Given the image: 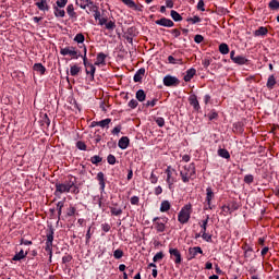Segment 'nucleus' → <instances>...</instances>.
I'll list each match as a JSON object with an SVG mask.
<instances>
[{
    "instance_id": "nucleus-40",
    "label": "nucleus",
    "mask_w": 279,
    "mask_h": 279,
    "mask_svg": "<svg viewBox=\"0 0 279 279\" xmlns=\"http://www.w3.org/2000/svg\"><path fill=\"white\" fill-rule=\"evenodd\" d=\"M101 160H104V159L98 155H95L90 158L92 165H99V162H101Z\"/></svg>"
},
{
    "instance_id": "nucleus-50",
    "label": "nucleus",
    "mask_w": 279,
    "mask_h": 279,
    "mask_svg": "<svg viewBox=\"0 0 279 279\" xmlns=\"http://www.w3.org/2000/svg\"><path fill=\"white\" fill-rule=\"evenodd\" d=\"M190 23H192L193 25H195V23H202V19L197 15L189 19Z\"/></svg>"
},
{
    "instance_id": "nucleus-52",
    "label": "nucleus",
    "mask_w": 279,
    "mask_h": 279,
    "mask_svg": "<svg viewBox=\"0 0 279 279\" xmlns=\"http://www.w3.org/2000/svg\"><path fill=\"white\" fill-rule=\"evenodd\" d=\"M149 180H150L151 184H157L158 183V177L154 172L150 173Z\"/></svg>"
},
{
    "instance_id": "nucleus-49",
    "label": "nucleus",
    "mask_w": 279,
    "mask_h": 279,
    "mask_svg": "<svg viewBox=\"0 0 279 279\" xmlns=\"http://www.w3.org/2000/svg\"><path fill=\"white\" fill-rule=\"evenodd\" d=\"M155 121L159 128H165V118L159 117V118H156Z\"/></svg>"
},
{
    "instance_id": "nucleus-47",
    "label": "nucleus",
    "mask_w": 279,
    "mask_h": 279,
    "mask_svg": "<svg viewBox=\"0 0 279 279\" xmlns=\"http://www.w3.org/2000/svg\"><path fill=\"white\" fill-rule=\"evenodd\" d=\"M201 233H202V239H204V241L209 242V241L213 240V235L206 233V231H203V232H201Z\"/></svg>"
},
{
    "instance_id": "nucleus-19",
    "label": "nucleus",
    "mask_w": 279,
    "mask_h": 279,
    "mask_svg": "<svg viewBox=\"0 0 279 279\" xmlns=\"http://www.w3.org/2000/svg\"><path fill=\"white\" fill-rule=\"evenodd\" d=\"M53 12H54V16H57L58 19H64V16H66V12L62 9L57 7H53Z\"/></svg>"
},
{
    "instance_id": "nucleus-41",
    "label": "nucleus",
    "mask_w": 279,
    "mask_h": 279,
    "mask_svg": "<svg viewBox=\"0 0 279 279\" xmlns=\"http://www.w3.org/2000/svg\"><path fill=\"white\" fill-rule=\"evenodd\" d=\"M209 219H210V217L207 216L206 219L202 221V225H201L202 230H201V232H206V228L208 226V220Z\"/></svg>"
},
{
    "instance_id": "nucleus-32",
    "label": "nucleus",
    "mask_w": 279,
    "mask_h": 279,
    "mask_svg": "<svg viewBox=\"0 0 279 279\" xmlns=\"http://www.w3.org/2000/svg\"><path fill=\"white\" fill-rule=\"evenodd\" d=\"M146 97H147V96L145 95V90L138 89V90L136 92V99H137L138 101H145Z\"/></svg>"
},
{
    "instance_id": "nucleus-17",
    "label": "nucleus",
    "mask_w": 279,
    "mask_h": 279,
    "mask_svg": "<svg viewBox=\"0 0 279 279\" xmlns=\"http://www.w3.org/2000/svg\"><path fill=\"white\" fill-rule=\"evenodd\" d=\"M189 101L190 104L193 106L194 110H199V100H197V96L196 95H191L189 97Z\"/></svg>"
},
{
    "instance_id": "nucleus-11",
    "label": "nucleus",
    "mask_w": 279,
    "mask_h": 279,
    "mask_svg": "<svg viewBox=\"0 0 279 279\" xmlns=\"http://www.w3.org/2000/svg\"><path fill=\"white\" fill-rule=\"evenodd\" d=\"M197 254H204V251H202V247L194 246L189 248L190 260H193V258H195Z\"/></svg>"
},
{
    "instance_id": "nucleus-29",
    "label": "nucleus",
    "mask_w": 279,
    "mask_h": 279,
    "mask_svg": "<svg viewBox=\"0 0 279 279\" xmlns=\"http://www.w3.org/2000/svg\"><path fill=\"white\" fill-rule=\"evenodd\" d=\"M77 209L73 207V205H70V208H68L65 211V217H75Z\"/></svg>"
},
{
    "instance_id": "nucleus-45",
    "label": "nucleus",
    "mask_w": 279,
    "mask_h": 279,
    "mask_svg": "<svg viewBox=\"0 0 279 279\" xmlns=\"http://www.w3.org/2000/svg\"><path fill=\"white\" fill-rule=\"evenodd\" d=\"M107 161L109 165H116L117 163V157H114V155H109L107 157Z\"/></svg>"
},
{
    "instance_id": "nucleus-13",
    "label": "nucleus",
    "mask_w": 279,
    "mask_h": 279,
    "mask_svg": "<svg viewBox=\"0 0 279 279\" xmlns=\"http://www.w3.org/2000/svg\"><path fill=\"white\" fill-rule=\"evenodd\" d=\"M35 5L40 10L41 12H48L49 4H47V0H34Z\"/></svg>"
},
{
    "instance_id": "nucleus-22",
    "label": "nucleus",
    "mask_w": 279,
    "mask_h": 279,
    "mask_svg": "<svg viewBox=\"0 0 279 279\" xmlns=\"http://www.w3.org/2000/svg\"><path fill=\"white\" fill-rule=\"evenodd\" d=\"M112 120L110 118H107L105 120L94 122V125H98V128H108Z\"/></svg>"
},
{
    "instance_id": "nucleus-53",
    "label": "nucleus",
    "mask_w": 279,
    "mask_h": 279,
    "mask_svg": "<svg viewBox=\"0 0 279 279\" xmlns=\"http://www.w3.org/2000/svg\"><path fill=\"white\" fill-rule=\"evenodd\" d=\"M76 146L77 149H81V151H86V144L84 142H77Z\"/></svg>"
},
{
    "instance_id": "nucleus-48",
    "label": "nucleus",
    "mask_w": 279,
    "mask_h": 279,
    "mask_svg": "<svg viewBox=\"0 0 279 279\" xmlns=\"http://www.w3.org/2000/svg\"><path fill=\"white\" fill-rule=\"evenodd\" d=\"M106 29H114V27H117V24L113 21H109L107 22V24H105Z\"/></svg>"
},
{
    "instance_id": "nucleus-28",
    "label": "nucleus",
    "mask_w": 279,
    "mask_h": 279,
    "mask_svg": "<svg viewBox=\"0 0 279 279\" xmlns=\"http://www.w3.org/2000/svg\"><path fill=\"white\" fill-rule=\"evenodd\" d=\"M218 156H220V158H225L226 160H229L230 153L226 148H220L218 149Z\"/></svg>"
},
{
    "instance_id": "nucleus-62",
    "label": "nucleus",
    "mask_w": 279,
    "mask_h": 279,
    "mask_svg": "<svg viewBox=\"0 0 279 279\" xmlns=\"http://www.w3.org/2000/svg\"><path fill=\"white\" fill-rule=\"evenodd\" d=\"M107 23H108V19H106V17H100L98 20V25H106Z\"/></svg>"
},
{
    "instance_id": "nucleus-6",
    "label": "nucleus",
    "mask_w": 279,
    "mask_h": 279,
    "mask_svg": "<svg viewBox=\"0 0 279 279\" xmlns=\"http://www.w3.org/2000/svg\"><path fill=\"white\" fill-rule=\"evenodd\" d=\"M154 223H155V230H157V232H165L166 230V223L167 221H169L168 218H159L156 217L153 219Z\"/></svg>"
},
{
    "instance_id": "nucleus-16",
    "label": "nucleus",
    "mask_w": 279,
    "mask_h": 279,
    "mask_svg": "<svg viewBox=\"0 0 279 279\" xmlns=\"http://www.w3.org/2000/svg\"><path fill=\"white\" fill-rule=\"evenodd\" d=\"M118 146L120 149H125L126 147H130V138L128 136H123L119 140Z\"/></svg>"
},
{
    "instance_id": "nucleus-56",
    "label": "nucleus",
    "mask_w": 279,
    "mask_h": 279,
    "mask_svg": "<svg viewBox=\"0 0 279 279\" xmlns=\"http://www.w3.org/2000/svg\"><path fill=\"white\" fill-rule=\"evenodd\" d=\"M204 0H199L197 3V10H201V12H206V9L204 8Z\"/></svg>"
},
{
    "instance_id": "nucleus-63",
    "label": "nucleus",
    "mask_w": 279,
    "mask_h": 279,
    "mask_svg": "<svg viewBox=\"0 0 279 279\" xmlns=\"http://www.w3.org/2000/svg\"><path fill=\"white\" fill-rule=\"evenodd\" d=\"M121 132V125H118L116 126L113 130H112V134H119Z\"/></svg>"
},
{
    "instance_id": "nucleus-26",
    "label": "nucleus",
    "mask_w": 279,
    "mask_h": 279,
    "mask_svg": "<svg viewBox=\"0 0 279 279\" xmlns=\"http://www.w3.org/2000/svg\"><path fill=\"white\" fill-rule=\"evenodd\" d=\"M27 257V252L21 250L17 254H15L12 260H23V258Z\"/></svg>"
},
{
    "instance_id": "nucleus-7",
    "label": "nucleus",
    "mask_w": 279,
    "mask_h": 279,
    "mask_svg": "<svg viewBox=\"0 0 279 279\" xmlns=\"http://www.w3.org/2000/svg\"><path fill=\"white\" fill-rule=\"evenodd\" d=\"M230 58L232 62H234V64L243 65V64H247L248 62L247 58H245L244 56H235L234 50L230 52Z\"/></svg>"
},
{
    "instance_id": "nucleus-18",
    "label": "nucleus",
    "mask_w": 279,
    "mask_h": 279,
    "mask_svg": "<svg viewBox=\"0 0 279 279\" xmlns=\"http://www.w3.org/2000/svg\"><path fill=\"white\" fill-rule=\"evenodd\" d=\"M195 73H197V70L190 69L186 71V74L184 75V82H191L193 77H195Z\"/></svg>"
},
{
    "instance_id": "nucleus-37",
    "label": "nucleus",
    "mask_w": 279,
    "mask_h": 279,
    "mask_svg": "<svg viewBox=\"0 0 279 279\" xmlns=\"http://www.w3.org/2000/svg\"><path fill=\"white\" fill-rule=\"evenodd\" d=\"M267 27H259L257 31H255V36H267Z\"/></svg>"
},
{
    "instance_id": "nucleus-34",
    "label": "nucleus",
    "mask_w": 279,
    "mask_h": 279,
    "mask_svg": "<svg viewBox=\"0 0 279 279\" xmlns=\"http://www.w3.org/2000/svg\"><path fill=\"white\" fill-rule=\"evenodd\" d=\"M95 71H96L95 65H93V63H89L88 66L86 68L87 75L89 74L92 77H95Z\"/></svg>"
},
{
    "instance_id": "nucleus-27",
    "label": "nucleus",
    "mask_w": 279,
    "mask_h": 279,
    "mask_svg": "<svg viewBox=\"0 0 279 279\" xmlns=\"http://www.w3.org/2000/svg\"><path fill=\"white\" fill-rule=\"evenodd\" d=\"M219 51L220 53H222V56H228V53H230V47L228 46V44H220Z\"/></svg>"
},
{
    "instance_id": "nucleus-8",
    "label": "nucleus",
    "mask_w": 279,
    "mask_h": 279,
    "mask_svg": "<svg viewBox=\"0 0 279 279\" xmlns=\"http://www.w3.org/2000/svg\"><path fill=\"white\" fill-rule=\"evenodd\" d=\"M169 254L175 265H180V263H182V254L179 252L178 248H170Z\"/></svg>"
},
{
    "instance_id": "nucleus-31",
    "label": "nucleus",
    "mask_w": 279,
    "mask_h": 279,
    "mask_svg": "<svg viewBox=\"0 0 279 279\" xmlns=\"http://www.w3.org/2000/svg\"><path fill=\"white\" fill-rule=\"evenodd\" d=\"M269 10L278 11L279 10V1L278 0H271L268 3Z\"/></svg>"
},
{
    "instance_id": "nucleus-5",
    "label": "nucleus",
    "mask_w": 279,
    "mask_h": 279,
    "mask_svg": "<svg viewBox=\"0 0 279 279\" xmlns=\"http://www.w3.org/2000/svg\"><path fill=\"white\" fill-rule=\"evenodd\" d=\"M60 53L61 56H71L74 60L80 58V52L73 46L61 48Z\"/></svg>"
},
{
    "instance_id": "nucleus-46",
    "label": "nucleus",
    "mask_w": 279,
    "mask_h": 279,
    "mask_svg": "<svg viewBox=\"0 0 279 279\" xmlns=\"http://www.w3.org/2000/svg\"><path fill=\"white\" fill-rule=\"evenodd\" d=\"M244 182H245L246 184H252V182H254V175H252V174H246V175L244 177Z\"/></svg>"
},
{
    "instance_id": "nucleus-61",
    "label": "nucleus",
    "mask_w": 279,
    "mask_h": 279,
    "mask_svg": "<svg viewBox=\"0 0 279 279\" xmlns=\"http://www.w3.org/2000/svg\"><path fill=\"white\" fill-rule=\"evenodd\" d=\"M157 101H158L157 99L148 100V101L146 102V106H147V107H150V108H154V106H156Z\"/></svg>"
},
{
    "instance_id": "nucleus-25",
    "label": "nucleus",
    "mask_w": 279,
    "mask_h": 279,
    "mask_svg": "<svg viewBox=\"0 0 279 279\" xmlns=\"http://www.w3.org/2000/svg\"><path fill=\"white\" fill-rule=\"evenodd\" d=\"M168 210H171V203L169 201L161 202L160 213H168Z\"/></svg>"
},
{
    "instance_id": "nucleus-23",
    "label": "nucleus",
    "mask_w": 279,
    "mask_h": 279,
    "mask_svg": "<svg viewBox=\"0 0 279 279\" xmlns=\"http://www.w3.org/2000/svg\"><path fill=\"white\" fill-rule=\"evenodd\" d=\"M97 180L99 182L101 191H104V189H106V179H105L104 172L97 173Z\"/></svg>"
},
{
    "instance_id": "nucleus-35",
    "label": "nucleus",
    "mask_w": 279,
    "mask_h": 279,
    "mask_svg": "<svg viewBox=\"0 0 279 279\" xmlns=\"http://www.w3.org/2000/svg\"><path fill=\"white\" fill-rule=\"evenodd\" d=\"M76 5H80L82 10H86L88 8V0H75Z\"/></svg>"
},
{
    "instance_id": "nucleus-1",
    "label": "nucleus",
    "mask_w": 279,
    "mask_h": 279,
    "mask_svg": "<svg viewBox=\"0 0 279 279\" xmlns=\"http://www.w3.org/2000/svg\"><path fill=\"white\" fill-rule=\"evenodd\" d=\"M182 182L187 183L195 178V163H189L179 168Z\"/></svg>"
},
{
    "instance_id": "nucleus-33",
    "label": "nucleus",
    "mask_w": 279,
    "mask_h": 279,
    "mask_svg": "<svg viewBox=\"0 0 279 279\" xmlns=\"http://www.w3.org/2000/svg\"><path fill=\"white\" fill-rule=\"evenodd\" d=\"M80 71H82V69L77 65H71L70 68V74L72 75V77H75V75H78Z\"/></svg>"
},
{
    "instance_id": "nucleus-43",
    "label": "nucleus",
    "mask_w": 279,
    "mask_h": 279,
    "mask_svg": "<svg viewBox=\"0 0 279 279\" xmlns=\"http://www.w3.org/2000/svg\"><path fill=\"white\" fill-rule=\"evenodd\" d=\"M162 258H165V254L162 252H159L154 256L153 260L154 263H158V260H162Z\"/></svg>"
},
{
    "instance_id": "nucleus-15",
    "label": "nucleus",
    "mask_w": 279,
    "mask_h": 279,
    "mask_svg": "<svg viewBox=\"0 0 279 279\" xmlns=\"http://www.w3.org/2000/svg\"><path fill=\"white\" fill-rule=\"evenodd\" d=\"M124 5H128V8H131V10H135L137 12H141V7L136 4L134 0H121Z\"/></svg>"
},
{
    "instance_id": "nucleus-3",
    "label": "nucleus",
    "mask_w": 279,
    "mask_h": 279,
    "mask_svg": "<svg viewBox=\"0 0 279 279\" xmlns=\"http://www.w3.org/2000/svg\"><path fill=\"white\" fill-rule=\"evenodd\" d=\"M166 175L167 184L171 191V189H173L174 182H178V171H175V169H173L171 166H168L166 169Z\"/></svg>"
},
{
    "instance_id": "nucleus-58",
    "label": "nucleus",
    "mask_w": 279,
    "mask_h": 279,
    "mask_svg": "<svg viewBox=\"0 0 279 279\" xmlns=\"http://www.w3.org/2000/svg\"><path fill=\"white\" fill-rule=\"evenodd\" d=\"M194 41L197 43L199 45V43H204V36L202 35H196L194 37Z\"/></svg>"
},
{
    "instance_id": "nucleus-14",
    "label": "nucleus",
    "mask_w": 279,
    "mask_h": 279,
    "mask_svg": "<svg viewBox=\"0 0 279 279\" xmlns=\"http://www.w3.org/2000/svg\"><path fill=\"white\" fill-rule=\"evenodd\" d=\"M213 199H215V192H213L211 187H207L206 189V202L210 209L213 208V207H210Z\"/></svg>"
},
{
    "instance_id": "nucleus-55",
    "label": "nucleus",
    "mask_w": 279,
    "mask_h": 279,
    "mask_svg": "<svg viewBox=\"0 0 279 279\" xmlns=\"http://www.w3.org/2000/svg\"><path fill=\"white\" fill-rule=\"evenodd\" d=\"M138 202H141V199L138 198V196H132V197H131V204H132V206H138Z\"/></svg>"
},
{
    "instance_id": "nucleus-38",
    "label": "nucleus",
    "mask_w": 279,
    "mask_h": 279,
    "mask_svg": "<svg viewBox=\"0 0 279 279\" xmlns=\"http://www.w3.org/2000/svg\"><path fill=\"white\" fill-rule=\"evenodd\" d=\"M113 258H116L117 260L123 258V250L118 248L113 252Z\"/></svg>"
},
{
    "instance_id": "nucleus-57",
    "label": "nucleus",
    "mask_w": 279,
    "mask_h": 279,
    "mask_svg": "<svg viewBox=\"0 0 279 279\" xmlns=\"http://www.w3.org/2000/svg\"><path fill=\"white\" fill-rule=\"evenodd\" d=\"M253 251L252 248H246L244 252V258H252Z\"/></svg>"
},
{
    "instance_id": "nucleus-20",
    "label": "nucleus",
    "mask_w": 279,
    "mask_h": 279,
    "mask_svg": "<svg viewBox=\"0 0 279 279\" xmlns=\"http://www.w3.org/2000/svg\"><path fill=\"white\" fill-rule=\"evenodd\" d=\"M66 13L70 19H77V13L75 12V7H73V4L66 7Z\"/></svg>"
},
{
    "instance_id": "nucleus-12",
    "label": "nucleus",
    "mask_w": 279,
    "mask_h": 279,
    "mask_svg": "<svg viewBox=\"0 0 279 279\" xmlns=\"http://www.w3.org/2000/svg\"><path fill=\"white\" fill-rule=\"evenodd\" d=\"M52 250H53V233H50L47 235L46 252H49L51 256V254H53Z\"/></svg>"
},
{
    "instance_id": "nucleus-2",
    "label": "nucleus",
    "mask_w": 279,
    "mask_h": 279,
    "mask_svg": "<svg viewBox=\"0 0 279 279\" xmlns=\"http://www.w3.org/2000/svg\"><path fill=\"white\" fill-rule=\"evenodd\" d=\"M72 189H75V183L73 181L57 183L54 195L56 197H60V195H62L63 193H71Z\"/></svg>"
},
{
    "instance_id": "nucleus-24",
    "label": "nucleus",
    "mask_w": 279,
    "mask_h": 279,
    "mask_svg": "<svg viewBox=\"0 0 279 279\" xmlns=\"http://www.w3.org/2000/svg\"><path fill=\"white\" fill-rule=\"evenodd\" d=\"M34 71H36L37 73H40V75H45V71H47V69L44 66L43 63H35L33 66Z\"/></svg>"
},
{
    "instance_id": "nucleus-44",
    "label": "nucleus",
    "mask_w": 279,
    "mask_h": 279,
    "mask_svg": "<svg viewBox=\"0 0 279 279\" xmlns=\"http://www.w3.org/2000/svg\"><path fill=\"white\" fill-rule=\"evenodd\" d=\"M69 3V0H57L56 5L59 8H66V4Z\"/></svg>"
},
{
    "instance_id": "nucleus-42",
    "label": "nucleus",
    "mask_w": 279,
    "mask_h": 279,
    "mask_svg": "<svg viewBox=\"0 0 279 279\" xmlns=\"http://www.w3.org/2000/svg\"><path fill=\"white\" fill-rule=\"evenodd\" d=\"M74 40H75V43L82 44V43H84L85 37H84V35H83L82 33H78V34H76V36L74 37Z\"/></svg>"
},
{
    "instance_id": "nucleus-60",
    "label": "nucleus",
    "mask_w": 279,
    "mask_h": 279,
    "mask_svg": "<svg viewBox=\"0 0 279 279\" xmlns=\"http://www.w3.org/2000/svg\"><path fill=\"white\" fill-rule=\"evenodd\" d=\"M71 260H73L71 255H65L62 257V263H71Z\"/></svg>"
},
{
    "instance_id": "nucleus-36",
    "label": "nucleus",
    "mask_w": 279,
    "mask_h": 279,
    "mask_svg": "<svg viewBox=\"0 0 279 279\" xmlns=\"http://www.w3.org/2000/svg\"><path fill=\"white\" fill-rule=\"evenodd\" d=\"M170 16H171V19H173V21H182V15H180V13H178V11H175V10H172L171 12H170Z\"/></svg>"
},
{
    "instance_id": "nucleus-51",
    "label": "nucleus",
    "mask_w": 279,
    "mask_h": 279,
    "mask_svg": "<svg viewBox=\"0 0 279 279\" xmlns=\"http://www.w3.org/2000/svg\"><path fill=\"white\" fill-rule=\"evenodd\" d=\"M62 208H64V202H59L57 204V210H58L59 217H60V215H62Z\"/></svg>"
},
{
    "instance_id": "nucleus-4",
    "label": "nucleus",
    "mask_w": 279,
    "mask_h": 279,
    "mask_svg": "<svg viewBox=\"0 0 279 279\" xmlns=\"http://www.w3.org/2000/svg\"><path fill=\"white\" fill-rule=\"evenodd\" d=\"M191 209H192L191 204L183 206L178 215V221L181 223H189V219H191V213H192Z\"/></svg>"
},
{
    "instance_id": "nucleus-39",
    "label": "nucleus",
    "mask_w": 279,
    "mask_h": 279,
    "mask_svg": "<svg viewBox=\"0 0 279 279\" xmlns=\"http://www.w3.org/2000/svg\"><path fill=\"white\" fill-rule=\"evenodd\" d=\"M111 215L114 217H119L120 215H123V210L121 208L111 207Z\"/></svg>"
},
{
    "instance_id": "nucleus-21",
    "label": "nucleus",
    "mask_w": 279,
    "mask_h": 279,
    "mask_svg": "<svg viewBox=\"0 0 279 279\" xmlns=\"http://www.w3.org/2000/svg\"><path fill=\"white\" fill-rule=\"evenodd\" d=\"M100 64H106V54L100 52L97 54L95 65L100 66Z\"/></svg>"
},
{
    "instance_id": "nucleus-10",
    "label": "nucleus",
    "mask_w": 279,
    "mask_h": 279,
    "mask_svg": "<svg viewBox=\"0 0 279 279\" xmlns=\"http://www.w3.org/2000/svg\"><path fill=\"white\" fill-rule=\"evenodd\" d=\"M156 25H160L161 27H173L174 23L173 21L162 17L160 20L155 21Z\"/></svg>"
},
{
    "instance_id": "nucleus-30",
    "label": "nucleus",
    "mask_w": 279,
    "mask_h": 279,
    "mask_svg": "<svg viewBox=\"0 0 279 279\" xmlns=\"http://www.w3.org/2000/svg\"><path fill=\"white\" fill-rule=\"evenodd\" d=\"M266 86H267V88H269L271 90L274 88V86H276V76L270 75L268 77Z\"/></svg>"
},
{
    "instance_id": "nucleus-54",
    "label": "nucleus",
    "mask_w": 279,
    "mask_h": 279,
    "mask_svg": "<svg viewBox=\"0 0 279 279\" xmlns=\"http://www.w3.org/2000/svg\"><path fill=\"white\" fill-rule=\"evenodd\" d=\"M138 106V101L136 99H132L129 101V108H132L134 110V108H136Z\"/></svg>"
},
{
    "instance_id": "nucleus-59",
    "label": "nucleus",
    "mask_w": 279,
    "mask_h": 279,
    "mask_svg": "<svg viewBox=\"0 0 279 279\" xmlns=\"http://www.w3.org/2000/svg\"><path fill=\"white\" fill-rule=\"evenodd\" d=\"M110 225L109 223H102L101 229L104 232H110Z\"/></svg>"
},
{
    "instance_id": "nucleus-9",
    "label": "nucleus",
    "mask_w": 279,
    "mask_h": 279,
    "mask_svg": "<svg viewBox=\"0 0 279 279\" xmlns=\"http://www.w3.org/2000/svg\"><path fill=\"white\" fill-rule=\"evenodd\" d=\"M163 84L166 86H178L180 84V80H178V77L172 75H166L163 77Z\"/></svg>"
},
{
    "instance_id": "nucleus-64",
    "label": "nucleus",
    "mask_w": 279,
    "mask_h": 279,
    "mask_svg": "<svg viewBox=\"0 0 279 279\" xmlns=\"http://www.w3.org/2000/svg\"><path fill=\"white\" fill-rule=\"evenodd\" d=\"M134 82H141V80H143V76L141 74H136L133 77Z\"/></svg>"
}]
</instances>
